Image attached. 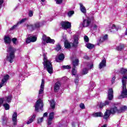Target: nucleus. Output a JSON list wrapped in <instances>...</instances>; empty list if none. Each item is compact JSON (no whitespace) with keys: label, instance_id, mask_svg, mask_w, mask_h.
<instances>
[{"label":"nucleus","instance_id":"23","mask_svg":"<svg viewBox=\"0 0 127 127\" xmlns=\"http://www.w3.org/2000/svg\"><path fill=\"white\" fill-rule=\"evenodd\" d=\"M119 110L117 107L114 106L109 111H110L111 114H116V113H119Z\"/></svg>","mask_w":127,"mask_h":127},{"label":"nucleus","instance_id":"18","mask_svg":"<svg viewBox=\"0 0 127 127\" xmlns=\"http://www.w3.org/2000/svg\"><path fill=\"white\" fill-rule=\"evenodd\" d=\"M26 20H27V18H26L22 19L20 21L18 22L16 25H14V26H13L12 27L11 29H14V28H15V27H16L17 26H18V25H19V24H21V23H23V22H25V21H26Z\"/></svg>","mask_w":127,"mask_h":127},{"label":"nucleus","instance_id":"59","mask_svg":"<svg viewBox=\"0 0 127 127\" xmlns=\"http://www.w3.org/2000/svg\"><path fill=\"white\" fill-rule=\"evenodd\" d=\"M41 1H42V2H44V1H45V0H41Z\"/></svg>","mask_w":127,"mask_h":127},{"label":"nucleus","instance_id":"43","mask_svg":"<svg viewBox=\"0 0 127 127\" xmlns=\"http://www.w3.org/2000/svg\"><path fill=\"white\" fill-rule=\"evenodd\" d=\"M4 101V100L3 99V98H0V107H1L2 104H3Z\"/></svg>","mask_w":127,"mask_h":127},{"label":"nucleus","instance_id":"52","mask_svg":"<svg viewBox=\"0 0 127 127\" xmlns=\"http://www.w3.org/2000/svg\"><path fill=\"white\" fill-rule=\"evenodd\" d=\"M115 80H116V77L114 76L112 78V79L111 80L112 84H114V83H115Z\"/></svg>","mask_w":127,"mask_h":127},{"label":"nucleus","instance_id":"55","mask_svg":"<svg viewBox=\"0 0 127 127\" xmlns=\"http://www.w3.org/2000/svg\"><path fill=\"white\" fill-rule=\"evenodd\" d=\"M2 122V125L5 126L6 125V121H3Z\"/></svg>","mask_w":127,"mask_h":127},{"label":"nucleus","instance_id":"12","mask_svg":"<svg viewBox=\"0 0 127 127\" xmlns=\"http://www.w3.org/2000/svg\"><path fill=\"white\" fill-rule=\"evenodd\" d=\"M53 119H54V112H51L50 113L48 119V126H51Z\"/></svg>","mask_w":127,"mask_h":127},{"label":"nucleus","instance_id":"24","mask_svg":"<svg viewBox=\"0 0 127 127\" xmlns=\"http://www.w3.org/2000/svg\"><path fill=\"white\" fill-rule=\"evenodd\" d=\"M106 61L105 60H103L99 64V69H102L104 67H106Z\"/></svg>","mask_w":127,"mask_h":127},{"label":"nucleus","instance_id":"1","mask_svg":"<svg viewBox=\"0 0 127 127\" xmlns=\"http://www.w3.org/2000/svg\"><path fill=\"white\" fill-rule=\"evenodd\" d=\"M44 62L43 64L44 65V68L46 69L47 71L49 73V74H52L53 73V67H52V64L51 62L47 59V56L46 54H44Z\"/></svg>","mask_w":127,"mask_h":127},{"label":"nucleus","instance_id":"62","mask_svg":"<svg viewBox=\"0 0 127 127\" xmlns=\"http://www.w3.org/2000/svg\"><path fill=\"white\" fill-rule=\"evenodd\" d=\"M111 32H112L113 31H110Z\"/></svg>","mask_w":127,"mask_h":127},{"label":"nucleus","instance_id":"8","mask_svg":"<svg viewBox=\"0 0 127 127\" xmlns=\"http://www.w3.org/2000/svg\"><path fill=\"white\" fill-rule=\"evenodd\" d=\"M42 39L43 41H46V43H51L52 44H54L55 43V41L54 40L51 39L50 37H47L45 35H43Z\"/></svg>","mask_w":127,"mask_h":127},{"label":"nucleus","instance_id":"51","mask_svg":"<svg viewBox=\"0 0 127 127\" xmlns=\"http://www.w3.org/2000/svg\"><path fill=\"white\" fill-rule=\"evenodd\" d=\"M74 82L76 85L78 84V82H79V77H76V78L74 80Z\"/></svg>","mask_w":127,"mask_h":127},{"label":"nucleus","instance_id":"50","mask_svg":"<svg viewBox=\"0 0 127 127\" xmlns=\"http://www.w3.org/2000/svg\"><path fill=\"white\" fill-rule=\"evenodd\" d=\"M103 104L104 105V106H107V105H109V104H110V101H109L108 100H106V101H105V103Z\"/></svg>","mask_w":127,"mask_h":127},{"label":"nucleus","instance_id":"32","mask_svg":"<svg viewBox=\"0 0 127 127\" xmlns=\"http://www.w3.org/2000/svg\"><path fill=\"white\" fill-rule=\"evenodd\" d=\"M50 106L52 108V109H55V101L54 100H52L50 101Z\"/></svg>","mask_w":127,"mask_h":127},{"label":"nucleus","instance_id":"28","mask_svg":"<svg viewBox=\"0 0 127 127\" xmlns=\"http://www.w3.org/2000/svg\"><path fill=\"white\" fill-rule=\"evenodd\" d=\"M79 5H80V10L81 12H83V13H85L86 8L85 7V6H84V5H83V4L82 3H80Z\"/></svg>","mask_w":127,"mask_h":127},{"label":"nucleus","instance_id":"4","mask_svg":"<svg viewBox=\"0 0 127 127\" xmlns=\"http://www.w3.org/2000/svg\"><path fill=\"white\" fill-rule=\"evenodd\" d=\"M92 21H94V17H87L85 19H83V22L80 23L82 27H88L90 26Z\"/></svg>","mask_w":127,"mask_h":127},{"label":"nucleus","instance_id":"19","mask_svg":"<svg viewBox=\"0 0 127 127\" xmlns=\"http://www.w3.org/2000/svg\"><path fill=\"white\" fill-rule=\"evenodd\" d=\"M4 41L5 44H10L11 42V38L8 36H4Z\"/></svg>","mask_w":127,"mask_h":127},{"label":"nucleus","instance_id":"44","mask_svg":"<svg viewBox=\"0 0 127 127\" xmlns=\"http://www.w3.org/2000/svg\"><path fill=\"white\" fill-rule=\"evenodd\" d=\"M84 41H85V42H89V38L88 37V36H85L84 37Z\"/></svg>","mask_w":127,"mask_h":127},{"label":"nucleus","instance_id":"10","mask_svg":"<svg viewBox=\"0 0 127 127\" xmlns=\"http://www.w3.org/2000/svg\"><path fill=\"white\" fill-rule=\"evenodd\" d=\"M108 99L109 101H112L114 99V91L110 88L108 91Z\"/></svg>","mask_w":127,"mask_h":127},{"label":"nucleus","instance_id":"33","mask_svg":"<svg viewBox=\"0 0 127 127\" xmlns=\"http://www.w3.org/2000/svg\"><path fill=\"white\" fill-rule=\"evenodd\" d=\"M86 47L88 48V49H93V48H94V45L88 43L87 44Z\"/></svg>","mask_w":127,"mask_h":127},{"label":"nucleus","instance_id":"56","mask_svg":"<svg viewBox=\"0 0 127 127\" xmlns=\"http://www.w3.org/2000/svg\"><path fill=\"white\" fill-rule=\"evenodd\" d=\"M3 121H6V117H5V116H3L2 117V122Z\"/></svg>","mask_w":127,"mask_h":127},{"label":"nucleus","instance_id":"45","mask_svg":"<svg viewBox=\"0 0 127 127\" xmlns=\"http://www.w3.org/2000/svg\"><path fill=\"white\" fill-rule=\"evenodd\" d=\"M28 14H29V16L31 17L32 16H33V12L32 10H30V11H29Z\"/></svg>","mask_w":127,"mask_h":127},{"label":"nucleus","instance_id":"61","mask_svg":"<svg viewBox=\"0 0 127 127\" xmlns=\"http://www.w3.org/2000/svg\"><path fill=\"white\" fill-rule=\"evenodd\" d=\"M93 89H94V87L91 88V91H92Z\"/></svg>","mask_w":127,"mask_h":127},{"label":"nucleus","instance_id":"37","mask_svg":"<svg viewBox=\"0 0 127 127\" xmlns=\"http://www.w3.org/2000/svg\"><path fill=\"white\" fill-rule=\"evenodd\" d=\"M112 29H115L116 31H118V28H117V27H116L115 24L112 25V27L111 29H110V30H112Z\"/></svg>","mask_w":127,"mask_h":127},{"label":"nucleus","instance_id":"6","mask_svg":"<svg viewBox=\"0 0 127 127\" xmlns=\"http://www.w3.org/2000/svg\"><path fill=\"white\" fill-rule=\"evenodd\" d=\"M44 84H45V81H44V79H42V82L40 86V89L39 91L38 98L39 99L42 97V94H43V92H44Z\"/></svg>","mask_w":127,"mask_h":127},{"label":"nucleus","instance_id":"25","mask_svg":"<svg viewBox=\"0 0 127 127\" xmlns=\"http://www.w3.org/2000/svg\"><path fill=\"white\" fill-rule=\"evenodd\" d=\"M93 117L94 118H98L100 117H103V113L101 112L94 113L92 114Z\"/></svg>","mask_w":127,"mask_h":127},{"label":"nucleus","instance_id":"57","mask_svg":"<svg viewBox=\"0 0 127 127\" xmlns=\"http://www.w3.org/2000/svg\"><path fill=\"white\" fill-rule=\"evenodd\" d=\"M93 67H94V64H91L89 66L90 69H92V68H93Z\"/></svg>","mask_w":127,"mask_h":127},{"label":"nucleus","instance_id":"34","mask_svg":"<svg viewBox=\"0 0 127 127\" xmlns=\"http://www.w3.org/2000/svg\"><path fill=\"white\" fill-rule=\"evenodd\" d=\"M88 71H89V70L87 69V68H83V69L82 70V75H86V74H88Z\"/></svg>","mask_w":127,"mask_h":127},{"label":"nucleus","instance_id":"16","mask_svg":"<svg viewBox=\"0 0 127 127\" xmlns=\"http://www.w3.org/2000/svg\"><path fill=\"white\" fill-rule=\"evenodd\" d=\"M65 57L63 55V54H61V55H58L56 58V61L57 62H60L61 61H63Z\"/></svg>","mask_w":127,"mask_h":127},{"label":"nucleus","instance_id":"39","mask_svg":"<svg viewBox=\"0 0 127 127\" xmlns=\"http://www.w3.org/2000/svg\"><path fill=\"white\" fill-rule=\"evenodd\" d=\"M56 50L57 51H59V50H61V46L60 44H58L56 47Z\"/></svg>","mask_w":127,"mask_h":127},{"label":"nucleus","instance_id":"53","mask_svg":"<svg viewBox=\"0 0 127 127\" xmlns=\"http://www.w3.org/2000/svg\"><path fill=\"white\" fill-rule=\"evenodd\" d=\"M47 116H48V113L47 112H46L44 114H43V118H45L46 117H47Z\"/></svg>","mask_w":127,"mask_h":127},{"label":"nucleus","instance_id":"20","mask_svg":"<svg viewBox=\"0 0 127 127\" xmlns=\"http://www.w3.org/2000/svg\"><path fill=\"white\" fill-rule=\"evenodd\" d=\"M111 114H112L111 113V111L107 110L103 117V119H104V120H108L110 116H111Z\"/></svg>","mask_w":127,"mask_h":127},{"label":"nucleus","instance_id":"36","mask_svg":"<svg viewBox=\"0 0 127 127\" xmlns=\"http://www.w3.org/2000/svg\"><path fill=\"white\" fill-rule=\"evenodd\" d=\"M3 107L5 110H9V105L7 104V103L3 104Z\"/></svg>","mask_w":127,"mask_h":127},{"label":"nucleus","instance_id":"21","mask_svg":"<svg viewBox=\"0 0 127 127\" xmlns=\"http://www.w3.org/2000/svg\"><path fill=\"white\" fill-rule=\"evenodd\" d=\"M12 98L11 95H10L2 99L4 100L3 103H10Z\"/></svg>","mask_w":127,"mask_h":127},{"label":"nucleus","instance_id":"29","mask_svg":"<svg viewBox=\"0 0 127 127\" xmlns=\"http://www.w3.org/2000/svg\"><path fill=\"white\" fill-rule=\"evenodd\" d=\"M125 48V45H120L119 46L117 47L116 48V50H118V51H122L123 49Z\"/></svg>","mask_w":127,"mask_h":127},{"label":"nucleus","instance_id":"54","mask_svg":"<svg viewBox=\"0 0 127 127\" xmlns=\"http://www.w3.org/2000/svg\"><path fill=\"white\" fill-rule=\"evenodd\" d=\"M2 3H3V0H0V8L1 7Z\"/></svg>","mask_w":127,"mask_h":127},{"label":"nucleus","instance_id":"2","mask_svg":"<svg viewBox=\"0 0 127 127\" xmlns=\"http://www.w3.org/2000/svg\"><path fill=\"white\" fill-rule=\"evenodd\" d=\"M16 51V50L11 46L8 47V49H7V52L8 53L7 60L10 63H12L15 57L14 53H15Z\"/></svg>","mask_w":127,"mask_h":127},{"label":"nucleus","instance_id":"17","mask_svg":"<svg viewBox=\"0 0 127 127\" xmlns=\"http://www.w3.org/2000/svg\"><path fill=\"white\" fill-rule=\"evenodd\" d=\"M60 87H61V83L59 82H56L54 85V92H57L60 90Z\"/></svg>","mask_w":127,"mask_h":127},{"label":"nucleus","instance_id":"48","mask_svg":"<svg viewBox=\"0 0 127 127\" xmlns=\"http://www.w3.org/2000/svg\"><path fill=\"white\" fill-rule=\"evenodd\" d=\"M80 108V109H85V105L83 103H81L79 105Z\"/></svg>","mask_w":127,"mask_h":127},{"label":"nucleus","instance_id":"14","mask_svg":"<svg viewBox=\"0 0 127 127\" xmlns=\"http://www.w3.org/2000/svg\"><path fill=\"white\" fill-rule=\"evenodd\" d=\"M8 79H9V75H8V74H6L2 79L1 83L0 84V88H1L3 85H4L5 83L7 82V80H8Z\"/></svg>","mask_w":127,"mask_h":127},{"label":"nucleus","instance_id":"13","mask_svg":"<svg viewBox=\"0 0 127 127\" xmlns=\"http://www.w3.org/2000/svg\"><path fill=\"white\" fill-rule=\"evenodd\" d=\"M73 46L74 47H77L78 46V44H79V36L76 35H73Z\"/></svg>","mask_w":127,"mask_h":127},{"label":"nucleus","instance_id":"9","mask_svg":"<svg viewBox=\"0 0 127 127\" xmlns=\"http://www.w3.org/2000/svg\"><path fill=\"white\" fill-rule=\"evenodd\" d=\"M61 24L64 29H68V28H71V23L68 21L62 22Z\"/></svg>","mask_w":127,"mask_h":127},{"label":"nucleus","instance_id":"15","mask_svg":"<svg viewBox=\"0 0 127 127\" xmlns=\"http://www.w3.org/2000/svg\"><path fill=\"white\" fill-rule=\"evenodd\" d=\"M12 121L14 126H16L17 125V113H16V112L14 113L12 115Z\"/></svg>","mask_w":127,"mask_h":127},{"label":"nucleus","instance_id":"38","mask_svg":"<svg viewBox=\"0 0 127 127\" xmlns=\"http://www.w3.org/2000/svg\"><path fill=\"white\" fill-rule=\"evenodd\" d=\"M98 106L99 108H100L101 109H102V108L103 107H105L104 103H103L102 102L98 103Z\"/></svg>","mask_w":127,"mask_h":127},{"label":"nucleus","instance_id":"3","mask_svg":"<svg viewBox=\"0 0 127 127\" xmlns=\"http://www.w3.org/2000/svg\"><path fill=\"white\" fill-rule=\"evenodd\" d=\"M122 90L121 91V96L122 98H127V78L123 77L122 79Z\"/></svg>","mask_w":127,"mask_h":127},{"label":"nucleus","instance_id":"27","mask_svg":"<svg viewBox=\"0 0 127 127\" xmlns=\"http://www.w3.org/2000/svg\"><path fill=\"white\" fill-rule=\"evenodd\" d=\"M108 39V35H105L103 37L101 38L99 40V43L98 44H100V43H102L104 42V41H106Z\"/></svg>","mask_w":127,"mask_h":127},{"label":"nucleus","instance_id":"40","mask_svg":"<svg viewBox=\"0 0 127 127\" xmlns=\"http://www.w3.org/2000/svg\"><path fill=\"white\" fill-rule=\"evenodd\" d=\"M43 117H42L41 118H38V124H41L42 122H43Z\"/></svg>","mask_w":127,"mask_h":127},{"label":"nucleus","instance_id":"49","mask_svg":"<svg viewBox=\"0 0 127 127\" xmlns=\"http://www.w3.org/2000/svg\"><path fill=\"white\" fill-rule=\"evenodd\" d=\"M56 1L57 4H60L62 2V0H56Z\"/></svg>","mask_w":127,"mask_h":127},{"label":"nucleus","instance_id":"41","mask_svg":"<svg viewBox=\"0 0 127 127\" xmlns=\"http://www.w3.org/2000/svg\"><path fill=\"white\" fill-rule=\"evenodd\" d=\"M64 69H71V66L70 65H64L63 66Z\"/></svg>","mask_w":127,"mask_h":127},{"label":"nucleus","instance_id":"5","mask_svg":"<svg viewBox=\"0 0 127 127\" xmlns=\"http://www.w3.org/2000/svg\"><path fill=\"white\" fill-rule=\"evenodd\" d=\"M35 111L36 112H42L43 111V100L39 98L35 104Z\"/></svg>","mask_w":127,"mask_h":127},{"label":"nucleus","instance_id":"30","mask_svg":"<svg viewBox=\"0 0 127 127\" xmlns=\"http://www.w3.org/2000/svg\"><path fill=\"white\" fill-rule=\"evenodd\" d=\"M72 64L73 65V67H76V66H78L79 64V60L75 59L74 61H73Z\"/></svg>","mask_w":127,"mask_h":127},{"label":"nucleus","instance_id":"60","mask_svg":"<svg viewBox=\"0 0 127 127\" xmlns=\"http://www.w3.org/2000/svg\"><path fill=\"white\" fill-rule=\"evenodd\" d=\"M86 59H88L89 58L87 57V56H86V58H85Z\"/></svg>","mask_w":127,"mask_h":127},{"label":"nucleus","instance_id":"47","mask_svg":"<svg viewBox=\"0 0 127 127\" xmlns=\"http://www.w3.org/2000/svg\"><path fill=\"white\" fill-rule=\"evenodd\" d=\"M99 28V26H98V25L94 24L93 25V29L94 30H97V29H98Z\"/></svg>","mask_w":127,"mask_h":127},{"label":"nucleus","instance_id":"31","mask_svg":"<svg viewBox=\"0 0 127 127\" xmlns=\"http://www.w3.org/2000/svg\"><path fill=\"white\" fill-rule=\"evenodd\" d=\"M64 47H65V48H70V47H71V45H70V43H69V42L65 41L64 42Z\"/></svg>","mask_w":127,"mask_h":127},{"label":"nucleus","instance_id":"7","mask_svg":"<svg viewBox=\"0 0 127 127\" xmlns=\"http://www.w3.org/2000/svg\"><path fill=\"white\" fill-rule=\"evenodd\" d=\"M26 26L28 29L32 31L37 28H39V27H40V24H39V22H37L34 25H27Z\"/></svg>","mask_w":127,"mask_h":127},{"label":"nucleus","instance_id":"26","mask_svg":"<svg viewBox=\"0 0 127 127\" xmlns=\"http://www.w3.org/2000/svg\"><path fill=\"white\" fill-rule=\"evenodd\" d=\"M36 117V115L35 114H33L31 119H30L27 122V125H30V124H31L34 121V119H35Z\"/></svg>","mask_w":127,"mask_h":127},{"label":"nucleus","instance_id":"11","mask_svg":"<svg viewBox=\"0 0 127 127\" xmlns=\"http://www.w3.org/2000/svg\"><path fill=\"white\" fill-rule=\"evenodd\" d=\"M37 40V38L35 36H30L28 37L26 40V43L28 44L30 42H35Z\"/></svg>","mask_w":127,"mask_h":127},{"label":"nucleus","instance_id":"58","mask_svg":"<svg viewBox=\"0 0 127 127\" xmlns=\"http://www.w3.org/2000/svg\"><path fill=\"white\" fill-rule=\"evenodd\" d=\"M72 127H75V123H72Z\"/></svg>","mask_w":127,"mask_h":127},{"label":"nucleus","instance_id":"35","mask_svg":"<svg viewBox=\"0 0 127 127\" xmlns=\"http://www.w3.org/2000/svg\"><path fill=\"white\" fill-rule=\"evenodd\" d=\"M73 14H74V11H69L67 12V15L69 17H71Z\"/></svg>","mask_w":127,"mask_h":127},{"label":"nucleus","instance_id":"46","mask_svg":"<svg viewBox=\"0 0 127 127\" xmlns=\"http://www.w3.org/2000/svg\"><path fill=\"white\" fill-rule=\"evenodd\" d=\"M17 41V39L15 38H14L12 39V41L13 44H16Z\"/></svg>","mask_w":127,"mask_h":127},{"label":"nucleus","instance_id":"42","mask_svg":"<svg viewBox=\"0 0 127 127\" xmlns=\"http://www.w3.org/2000/svg\"><path fill=\"white\" fill-rule=\"evenodd\" d=\"M71 72H72V73L73 75H75L76 74V69H75V67H73L72 68V70Z\"/></svg>","mask_w":127,"mask_h":127},{"label":"nucleus","instance_id":"22","mask_svg":"<svg viewBox=\"0 0 127 127\" xmlns=\"http://www.w3.org/2000/svg\"><path fill=\"white\" fill-rule=\"evenodd\" d=\"M127 110V106H122L118 111V114H121L122 113H124L126 112Z\"/></svg>","mask_w":127,"mask_h":127}]
</instances>
